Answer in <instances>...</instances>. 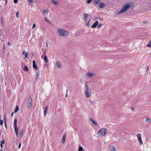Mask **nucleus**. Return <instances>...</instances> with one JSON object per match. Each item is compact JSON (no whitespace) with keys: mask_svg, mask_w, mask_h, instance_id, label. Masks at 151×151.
<instances>
[{"mask_svg":"<svg viewBox=\"0 0 151 151\" xmlns=\"http://www.w3.org/2000/svg\"><path fill=\"white\" fill-rule=\"evenodd\" d=\"M84 94L86 98H89L90 97L91 94V90L86 82L85 83V86L84 88Z\"/></svg>","mask_w":151,"mask_h":151,"instance_id":"f257e3e1","label":"nucleus"},{"mask_svg":"<svg viewBox=\"0 0 151 151\" xmlns=\"http://www.w3.org/2000/svg\"><path fill=\"white\" fill-rule=\"evenodd\" d=\"M58 35L61 37H67L68 35V32L65 29L62 28H58Z\"/></svg>","mask_w":151,"mask_h":151,"instance_id":"f03ea898","label":"nucleus"},{"mask_svg":"<svg viewBox=\"0 0 151 151\" xmlns=\"http://www.w3.org/2000/svg\"><path fill=\"white\" fill-rule=\"evenodd\" d=\"M133 5L132 4L129 2L127 3L123 6L122 9L119 12L118 14H120L125 12L131 8Z\"/></svg>","mask_w":151,"mask_h":151,"instance_id":"7ed1b4c3","label":"nucleus"},{"mask_svg":"<svg viewBox=\"0 0 151 151\" xmlns=\"http://www.w3.org/2000/svg\"><path fill=\"white\" fill-rule=\"evenodd\" d=\"M107 131L106 129L103 127L99 129L97 133V135L101 137H104L106 134Z\"/></svg>","mask_w":151,"mask_h":151,"instance_id":"20e7f679","label":"nucleus"},{"mask_svg":"<svg viewBox=\"0 0 151 151\" xmlns=\"http://www.w3.org/2000/svg\"><path fill=\"white\" fill-rule=\"evenodd\" d=\"M28 102V109H30L32 105V98L31 97H29L27 101Z\"/></svg>","mask_w":151,"mask_h":151,"instance_id":"39448f33","label":"nucleus"},{"mask_svg":"<svg viewBox=\"0 0 151 151\" xmlns=\"http://www.w3.org/2000/svg\"><path fill=\"white\" fill-rule=\"evenodd\" d=\"M17 118L15 119L14 121V126L15 129V132H18V128L17 127Z\"/></svg>","mask_w":151,"mask_h":151,"instance_id":"423d86ee","label":"nucleus"},{"mask_svg":"<svg viewBox=\"0 0 151 151\" xmlns=\"http://www.w3.org/2000/svg\"><path fill=\"white\" fill-rule=\"evenodd\" d=\"M83 16L85 22H86L87 21H88L87 20V18H89V17L90 16V15L88 14L83 13Z\"/></svg>","mask_w":151,"mask_h":151,"instance_id":"0eeeda50","label":"nucleus"},{"mask_svg":"<svg viewBox=\"0 0 151 151\" xmlns=\"http://www.w3.org/2000/svg\"><path fill=\"white\" fill-rule=\"evenodd\" d=\"M137 137L138 139V141L140 143V145H142L143 144V142L142 139L141 137V135L140 134H137Z\"/></svg>","mask_w":151,"mask_h":151,"instance_id":"6e6552de","label":"nucleus"},{"mask_svg":"<svg viewBox=\"0 0 151 151\" xmlns=\"http://www.w3.org/2000/svg\"><path fill=\"white\" fill-rule=\"evenodd\" d=\"M86 76L87 77H89L91 78H92L94 76V74L92 72H88L86 74Z\"/></svg>","mask_w":151,"mask_h":151,"instance_id":"1a4fd4ad","label":"nucleus"},{"mask_svg":"<svg viewBox=\"0 0 151 151\" xmlns=\"http://www.w3.org/2000/svg\"><path fill=\"white\" fill-rule=\"evenodd\" d=\"M41 58L42 59H44L45 62L46 63H48V59L47 58V56L45 55H42L41 56Z\"/></svg>","mask_w":151,"mask_h":151,"instance_id":"9d476101","label":"nucleus"},{"mask_svg":"<svg viewBox=\"0 0 151 151\" xmlns=\"http://www.w3.org/2000/svg\"><path fill=\"white\" fill-rule=\"evenodd\" d=\"M89 120L91 121L93 124L95 125L96 126H98V124L97 122L95 121L94 120L91 118H89Z\"/></svg>","mask_w":151,"mask_h":151,"instance_id":"9b49d317","label":"nucleus"},{"mask_svg":"<svg viewBox=\"0 0 151 151\" xmlns=\"http://www.w3.org/2000/svg\"><path fill=\"white\" fill-rule=\"evenodd\" d=\"M98 21H96L91 26V27L95 28L98 24Z\"/></svg>","mask_w":151,"mask_h":151,"instance_id":"f8f14e48","label":"nucleus"},{"mask_svg":"<svg viewBox=\"0 0 151 151\" xmlns=\"http://www.w3.org/2000/svg\"><path fill=\"white\" fill-rule=\"evenodd\" d=\"M109 149L110 151H116V148L113 145L110 146Z\"/></svg>","mask_w":151,"mask_h":151,"instance_id":"ddd939ff","label":"nucleus"},{"mask_svg":"<svg viewBox=\"0 0 151 151\" xmlns=\"http://www.w3.org/2000/svg\"><path fill=\"white\" fill-rule=\"evenodd\" d=\"M50 1L54 5L57 6L58 4V2L55 0H50Z\"/></svg>","mask_w":151,"mask_h":151,"instance_id":"4468645a","label":"nucleus"},{"mask_svg":"<svg viewBox=\"0 0 151 151\" xmlns=\"http://www.w3.org/2000/svg\"><path fill=\"white\" fill-rule=\"evenodd\" d=\"M33 68H35L36 70L38 69V68L36 64V62L34 60L33 62Z\"/></svg>","mask_w":151,"mask_h":151,"instance_id":"2eb2a0df","label":"nucleus"},{"mask_svg":"<svg viewBox=\"0 0 151 151\" xmlns=\"http://www.w3.org/2000/svg\"><path fill=\"white\" fill-rule=\"evenodd\" d=\"M145 121L147 123H150L151 122V119L148 117H146Z\"/></svg>","mask_w":151,"mask_h":151,"instance_id":"dca6fc26","label":"nucleus"},{"mask_svg":"<svg viewBox=\"0 0 151 151\" xmlns=\"http://www.w3.org/2000/svg\"><path fill=\"white\" fill-rule=\"evenodd\" d=\"M56 65L58 68H61V64L60 63L59 61L58 60H57L56 62Z\"/></svg>","mask_w":151,"mask_h":151,"instance_id":"f3484780","label":"nucleus"},{"mask_svg":"<svg viewBox=\"0 0 151 151\" xmlns=\"http://www.w3.org/2000/svg\"><path fill=\"white\" fill-rule=\"evenodd\" d=\"M105 5V4L104 3H101L99 5V7L100 8H103Z\"/></svg>","mask_w":151,"mask_h":151,"instance_id":"a211bd4d","label":"nucleus"},{"mask_svg":"<svg viewBox=\"0 0 151 151\" xmlns=\"http://www.w3.org/2000/svg\"><path fill=\"white\" fill-rule=\"evenodd\" d=\"M66 138V135L65 134L63 136V138L62 139L61 142L62 143H64L65 142Z\"/></svg>","mask_w":151,"mask_h":151,"instance_id":"6ab92c4d","label":"nucleus"},{"mask_svg":"<svg viewBox=\"0 0 151 151\" xmlns=\"http://www.w3.org/2000/svg\"><path fill=\"white\" fill-rule=\"evenodd\" d=\"M100 2V0H94L93 3L95 5L98 4Z\"/></svg>","mask_w":151,"mask_h":151,"instance_id":"aec40b11","label":"nucleus"},{"mask_svg":"<svg viewBox=\"0 0 151 151\" xmlns=\"http://www.w3.org/2000/svg\"><path fill=\"white\" fill-rule=\"evenodd\" d=\"M48 107L47 106H46L44 112V116L46 115V113L47 112V110H48Z\"/></svg>","mask_w":151,"mask_h":151,"instance_id":"412c9836","label":"nucleus"},{"mask_svg":"<svg viewBox=\"0 0 151 151\" xmlns=\"http://www.w3.org/2000/svg\"><path fill=\"white\" fill-rule=\"evenodd\" d=\"M23 69H24V70L26 71H28V70H29L28 68L26 66H24V67Z\"/></svg>","mask_w":151,"mask_h":151,"instance_id":"4be33fe9","label":"nucleus"},{"mask_svg":"<svg viewBox=\"0 0 151 151\" xmlns=\"http://www.w3.org/2000/svg\"><path fill=\"white\" fill-rule=\"evenodd\" d=\"M23 134H24V131L23 130H22L20 132V137H22L23 136Z\"/></svg>","mask_w":151,"mask_h":151,"instance_id":"5701e85b","label":"nucleus"},{"mask_svg":"<svg viewBox=\"0 0 151 151\" xmlns=\"http://www.w3.org/2000/svg\"><path fill=\"white\" fill-rule=\"evenodd\" d=\"M43 12L45 14H48L49 13V10L48 9H46L43 10Z\"/></svg>","mask_w":151,"mask_h":151,"instance_id":"b1692460","label":"nucleus"},{"mask_svg":"<svg viewBox=\"0 0 151 151\" xmlns=\"http://www.w3.org/2000/svg\"><path fill=\"white\" fill-rule=\"evenodd\" d=\"M19 108L18 106H17L16 107L14 113L18 111L19 110Z\"/></svg>","mask_w":151,"mask_h":151,"instance_id":"393cba45","label":"nucleus"},{"mask_svg":"<svg viewBox=\"0 0 151 151\" xmlns=\"http://www.w3.org/2000/svg\"><path fill=\"white\" fill-rule=\"evenodd\" d=\"M147 47H151V40L147 44Z\"/></svg>","mask_w":151,"mask_h":151,"instance_id":"a878e982","label":"nucleus"},{"mask_svg":"<svg viewBox=\"0 0 151 151\" xmlns=\"http://www.w3.org/2000/svg\"><path fill=\"white\" fill-rule=\"evenodd\" d=\"M90 19L88 21H87L86 22V25L88 27L89 26V23L90 22Z\"/></svg>","mask_w":151,"mask_h":151,"instance_id":"bb28decb","label":"nucleus"},{"mask_svg":"<svg viewBox=\"0 0 151 151\" xmlns=\"http://www.w3.org/2000/svg\"><path fill=\"white\" fill-rule=\"evenodd\" d=\"M28 54L27 52H26L24 54V56L25 57V58H28Z\"/></svg>","mask_w":151,"mask_h":151,"instance_id":"cd10ccee","label":"nucleus"},{"mask_svg":"<svg viewBox=\"0 0 151 151\" xmlns=\"http://www.w3.org/2000/svg\"><path fill=\"white\" fill-rule=\"evenodd\" d=\"M83 149L82 147L80 146L78 149V151H83Z\"/></svg>","mask_w":151,"mask_h":151,"instance_id":"c85d7f7f","label":"nucleus"},{"mask_svg":"<svg viewBox=\"0 0 151 151\" xmlns=\"http://www.w3.org/2000/svg\"><path fill=\"white\" fill-rule=\"evenodd\" d=\"M45 21L46 22H48L49 23H50V22L49 20L46 17H45Z\"/></svg>","mask_w":151,"mask_h":151,"instance_id":"c756f323","label":"nucleus"},{"mask_svg":"<svg viewBox=\"0 0 151 151\" xmlns=\"http://www.w3.org/2000/svg\"><path fill=\"white\" fill-rule=\"evenodd\" d=\"M36 26V24L35 23H33L32 25V29H34Z\"/></svg>","mask_w":151,"mask_h":151,"instance_id":"7c9ffc66","label":"nucleus"},{"mask_svg":"<svg viewBox=\"0 0 151 151\" xmlns=\"http://www.w3.org/2000/svg\"><path fill=\"white\" fill-rule=\"evenodd\" d=\"M98 28H100L102 26V24L101 23H99L98 24Z\"/></svg>","mask_w":151,"mask_h":151,"instance_id":"2f4dec72","label":"nucleus"},{"mask_svg":"<svg viewBox=\"0 0 151 151\" xmlns=\"http://www.w3.org/2000/svg\"><path fill=\"white\" fill-rule=\"evenodd\" d=\"M3 123V121L2 120L0 119V124L1 125H2Z\"/></svg>","mask_w":151,"mask_h":151,"instance_id":"473e14b6","label":"nucleus"},{"mask_svg":"<svg viewBox=\"0 0 151 151\" xmlns=\"http://www.w3.org/2000/svg\"><path fill=\"white\" fill-rule=\"evenodd\" d=\"M92 0H87V3L89 4L92 1Z\"/></svg>","mask_w":151,"mask_h":151,"instance_id":"72a5a7b5","label":"nucleus"},{"mask_svg":"<svg viewBox=\"0 0 151 151\" xmlns=\"http://www.w3.org/2000/svg\"><path fill=\"white\" fill-rule=\"evenodd\" d=\"M16 14V17L17 18H18L19 17L18 15H19V12H18Z\"/></svg>","mask_w":151,"mask_h":151,"instance_id":"f704fd0d","label":"nucleus"},{"mask_svg":"<svg viewBox=\"0 0 151 151\" xmlns=\"http://www.w3.org/2000/svg\"><path fill=\"white\" fill-rule=\"evenodd\" d=\"M14 3H16L18 2V0H13Z\"/></svg>","mask_w":151,"mask_h":151,"instance_id":"c9c22d12","label":"nucleus"},{"mask_svg":"<svg viewBox=\"0 0 151 151\" xmlns=\"http://www.w3.org/2000/svg\"><path fill=\"white\" fill-rule=\"evenodd\" d=\"M28 1L31 3H32L33 2V0H28Z\"/></svg>","mask_w":151,"mask_h":151,"instance_id":"e433bc0d","label":"nucleus"},{"mask_svg":"<svg viewBox=\"0 0 151 151\" xmlns=\"http://www.w3.org/2000/svg\"><path fill=\"white\" fill-rule=\"evenodd\" d=\"M4 139L2 140V141L1 142V144H4Z\"/></svg>","mask_w":151,"mask_h":151,"instance_id":"4c0bfd02","label":"nucleus"},{"mask_svg":"<svg viewBox=\"0 0 151 151\" xmlns=\"http://www.w3.org/2000/svg\"><path fill=\"white\" fill-rule=\"evenodd\" d=\"M21 142H20V143H19V148H20L21 147Z\"/></svg>","mask_w":151,"mask_h":151,"instance_id":"58836bf2","label":"nucleus"},{"mask_svg":"<svg viewBox=\"0 0 151 151\" xmlns=\"http://www.w3.org/2000/svg\"><path fill=\"white\" fill-rule=\"evenodd\" d=\"M1 23H2V24H3V19L2 18H1Z\"/></svg>","mask_w":151,"mask_h":151,"instance_id":"ea45409f","label":"nucleus"},{"mask_svg":"<svg viewBox=\"0 0 151 151\" xmlns=\"http://www.w3.org/2000/svg\"><path fill=\"white\" fill-rule=\"evenodd\" d=\"M38 76V73H37V75H36V78L37 79V78Z\"/></svg>","mask_w":151,"mask_h":151,"instance_id":"a19ab883","label":"nucleus"},{"mask_svg":"<svg viewBox=\"0 0 151 151\" xmlns=\"http://www.w3.org/2000/svg\"><path fill=\"white\" fill-rule=\"evenodd\" d=\"M131 109L132 110H134V108H132V107H131Z\"/></svg>","mask_w":151,"mask_h":151,"instance_id":"79ce46f5","label":"nucleus"},{"mask_svg":"<svg viewBox=\"0 0 151 151\" xmlns=\"http://www.w3.org/2000/svg\"><path fill=\"white\" fill-rule=\"evenodd\" d=\"M5 48V46L4 45L3 47V50H4Z\"/></svg>","mask_w":151,"mask_h":151,"instance_id":"37998d69","label":"nucleus"},{"mask_svg":"<svg viewBox=\"0 0 151 151\" xmlns=\"http://www.w3.org/2000/svg\"><path fill=\"white\" fill-rule=\"evenodd\" d=\"M16 136H17L18 135V132H16Z\"/></svg>","mask_w":151,"mask_h":151,"instance_id":"c03bdc74","label":"nucleus"},{"mask_svg":"<svg viewBox=\"0 0 151 151\" xmlns=\"http://www.w3.org/2000/svg\"><path fill=\"white\" fill-rule=\"evenodd\" d=\"M5 126L6 127V122H5Z\"/></svg>","mask_w":151,"mask_h":151,"instance_id":"a18cd8bd","label":"nucleus"},{"mask_svg":"<svg viewBox=\"0 0 151 151\" xmlns=\"http://www.w3.org/2000/svg\"><path fill=\"white\" fill-rule=\"evenodd\" d=\"M25 50H24L23 51V53H22V54H23L24 53H25Z\"/></svg>","mask_w":151,"mask_h":151,"instance_id":"49530a36","label":"nucleus"},{"mask_svg":"<svg viewBox=\"0 0 151 151\" xmlns=\"http://www.w3.org/2000/svg\"><path fill=\"white\" fill-rule=\"evenodd\" d=\"M149 70V67L147 66V70Z\"/></svg>","mask_w":151,"mask_h":151,"instance_id":"de8ad7c7","label":"nucleus"},{"mask_svg":"<svg viewBox=\"0 0 151 151\" xmlns=\"http://www.w3.org/2000/svg\"><path fill=\"white\" fill-rule=\"evenodd\" d=\"M13 114H14V113H13V112L12 113V114H11V116H12H12L13 115Z\"/></svg>","mask_w":151,"mask_h":151,"instance_id":"09e8293b","label":"nucleus"},{"mask_svg":"<svg viewBox=\"0 0 151 151\" xmlns=\"http://www.w3.org/2000/svg\"><path fill=\"white\" fill-rule=\"evenodd\" d=\"M7 44H8V45H10V43H9V42H8V43H7Z\"/></svg>","mask_w":151,"mask_h":151,"instance_id":"8fccbe9b","label":"nucleus"},{"mask_svg":"<svg viewBox=\"0 0 151 151\" xmlns=\"http://www.w3.org/2000/svg\"><path fill=\"white\" fill-rule=\"evenodd\" d=\"M0 146H1V147H3V145H2V144H1Z\"/></svg>","mask_w":151,"mask_h":151,"instance_id":"3c124183","label":"nucleus"},{"mask_svg":"<svg viewBox=\"0 0 151 151\" xmlns=\"http://www.w3.org/2000/svg\"><path fill=\"white\" fill-rule=\"evenodd\" d=\"M5 1H6V4H7V0H6Z\"/></svg>","mask_w":151,"mask_h":151,"instance_id":"603ef678","label":"nucleus"},{"mask_svg":"<svg viewBox=\"0 0 151 151\" xmlns=\"http://www.w3.org/2000/svg\"><path fill=\"white\" fill-rule=\"evenodd\" d=\"M46 46H47H47H48V45H47V42H46Z\"/></svg>","mask_w":151,"mask_h":151,"instance_id":"864d4df0","label":"nucleus"},{"mask_svg":"<svg viewBox=\"0 0 151 151\" xmlns=\"http://www.w3.org/2000/svg\"><path fill=\"white\" fill-rule=\"evenodd\" d=\"M146 22H144L143 23H146Z\"/></svg>","mask_w":151,"mask_h":151,"instance_id":"5fc2aeb1","label":"nucleus"},{"mask_svg":"<svg viewBox=\"0 0 151 151\" xmlns=\"http://www.w3.org/2000/svg\"><path fill=\"white\" fill-rule=\"evenodd\" d=\"M0 31L1 32V29H0Z\"/></svg>","mask_w":151,"mask_h":151,"instance_id":"6e6d98bb","label":"nucleus"},{"mask_svg":"<svg viewBox=\"0 0 151 151\" xmlns=\"http://www.w3.org/2000/svg\"><path fill=\"white\" fill-rule=\"evenodd\" d=\"M1 151H3L2 150V149H1Z\"/></svg>","mask_w":151,"mask_h":151,"instance_id":"4d7b16f0","label":"nucleus"},{"mask_svg":"<svg viewBox=\"0 0 151 151\" xmlns=\"http://www.w3.org/2000/svg\"><path fill=\"white\" fill-rule=\"evenodd\" d=\"M83 151H85L84 150H83Z\"/></svg>","mask_w":151,"mask_h":151,"instance_id":"13d9d810","label":"nucleus"}]
</instances>
